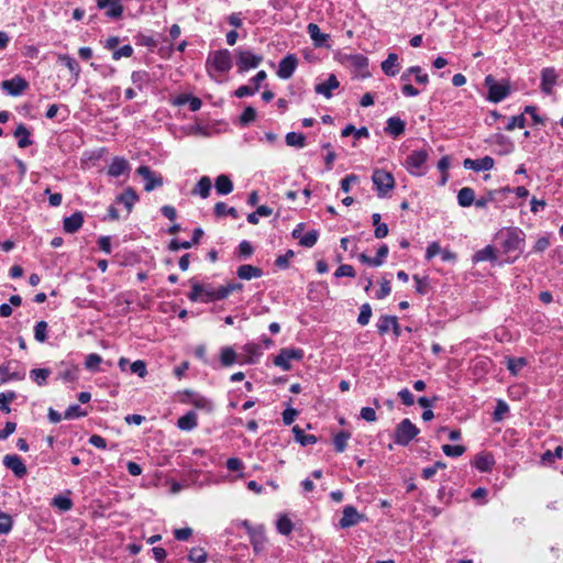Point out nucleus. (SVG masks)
I'll return each mask as SVG.
<instances>
[{"label": "nucleus", "instance_id": "obj_1", "mask_svg": "<svg viewBox=\"0 0 563 563\" xmlns=\"http://www.w3.org/2000/svg\"><path fill=\"white\" fill-rule=\"evenodd\" d=\"M206 67L211 77H213V73H228L232 67L231 53L228 49H219L209 54Z\"/></svg>", "mask_w": 563, "mask_h": 563}, {"label": "nucleus", "instance_id": "obj_2", "mask_svg": "<svg viewBox=\"0 0 563 563\" xmlns=\"http://www.w3.org/2000/svg\"><path fill=\"white\" fill-rule=\"evenodd\" d=\"M497 239L506 253L521 251L525 244V233L517 228L501 231Z\"/></svg>", "mask_w": 563, "mask_h": 563}, {"label": "nucleus", "instance_id": "obj_3", "mask_svg": "<svg viewBox=\"0 0 563 563\" xmlns=\"http://www.w3.org/2000/svg\"><path fill=\"white\" fill-rule=\"evenodd\" d=\"M419 429L413 424L410 419L406 418L401 420L394 432V440L397 444L406 446L408 445L418 434Z\"/></svg>", "mask_w": 563, "mask_h": 563}, {"label": "nucleus", "instance_id": "obj_4", "mask_svg": "<svg viewBox=\"0 0 563 563\" xmlns=\"http://www.w3.org/2000/svg\"><path fill=\"white\" fill-rule=\"evenodd\" d=\"M236 53V66L240 73L256 68L263 62V55L255 54L250 49L239 48Z\"/></svg>", "mask_w": 563, "mask_h": 563}, {"label": "nucleus", "instance_id": "obj_5", "mask_svg": "<svg viewBox=\"0 0 563 563\" xmlns=\"http://www.w3.org/2000/svg\"><path fill=\"white\" fill-rule=\"evenodd\" d=\"M372 180L380 198L386 197L395 187L394 176L384 169H375Z\"/></svg>", "mask_w": 563, "mask_h": 563}, {"label": "nucleus", "instance_id": "obj_6", "mask_svg": "<svg viewBox=\"0 0 563 563\" xmlns=\"http://www.w3.org/2000/svg\"><path fill=\"white\" fill-rule=\"evenodd\" d=\"M485 85L488 88V100L495 103L504 100L510 92L508 85L498 84L492 75L485 78Z\"/></svg>", "mask_w": 563, "mask_h": 563}, {"label": "nucleus", "instance_id": "obj_7", "mask_svg": "<svg viewBox=\"0 0 563 563\" xmlns=\"http://www.w3.org/2000/svg\"><path fill=\"white\" fill-rule=\"evenodd\" d=\"M302 351L298 349H283L279 354L274 358V364L284 371L291 368L290 362L292 360H301Z\"/></svg>", "mask_w": 563, "mask_h": 563}, {"label": "nucleus", "instance_id": "obj_8", "mask_svg": "<svg viewBox=\"0 0 563 563\" xmlns=\"http://www.w3.org/2000/svg\"><path fill=\"white\" fill-rule=\"evenodd\" d=\"M136 173L145 180V191H152L163 185V177L151 170L148 166H140Z\"/></svg>", "mask_w": 563, "mask_h": 563}, {"label": "nucleus", "instance_id": "obj_9", "mask_svg": "<svg viewBox=\"0 0 563 563\" xmlns=\"http://www.w3.org/2000/svg\"><path fill=\"white\" fill-rule=\"evenodd\" d=\"M428 158L426 151H413L407 156L406 167L413 175H421L420 168L424 165Z\"/></svg>", "mask_w": 563, "mask_h": 563}, {"label": "nucleus", "instance_id": "obj_10", "mask_svg": "<svg viewBox=\"0 0 563 563\" xmlns=\"http://www.w3.org/2000/svg\"><path fill=\"white\" fill-rule=\"evenodd\" d=\"M27 87V81L21 76L1 82V88L10 96H20Z\"/></svg>", "mask_w": 563, "mask_h": 563}, {"label": "nucleus", "instance_id": "obj_11", "mask_svg": "<svg viewBox=\"0 0 563 563\" xmlns=\"http://www.w3.org/2000/svg\"><path fill=\"white\" fill-rule=\"evenodd\" d=\"M3 465L12 471V473L19 478H22L27 473L24 462L19 455L15 454L5 455L3 457Z\"/></svg>", "mask_w": 563, "mask_h": 563}, {"label": "nucleus", "instance_id": "obj_12", "mask_svg": "<svg viewBox=\"0 0 563 563\" xmlns=\"http://www.w3.org/2000/svg\"><path fill=\"white\" fill-rule=\"evenodd\" d=\"M377 329L380 334H385L390 329L396 338H399L402 332L398 319L395 316H382L378 320Z\"/></svg>", "mask_w": 563, "mask_h": 563}, {"label": "nucleus", "instance_id": "obj_13", "mask_svg": "<svg viewBox=\"0 0 563 563\" xmlns=\"http://www.w3.org/2000/svg\"><path fill=\"white\" fill-rule=\"evenodd\" d=\"M97 7L101 10H107L106 15L112 19L121 18L123 13V5L119 0H96Z\"/></svg>", "mask_w": 563, "mask_h": 563}, {"label": "nucleus", "instance_id": "obj_14", "mask_svg": "<svg viewBox=\"0 0 563 563\" xmlns=\"http://www.w3.org/2000/svg\"><path fill=\"white\" fill-rule=\"evenodd\" d=\"M297 57L292 54L287 55L279 62L277 76L282 79H288L292 76L297 67Z\"/></svg>", "mask_w": 563, "mask_h": 563}, {"label": "nucleus", "instance_id": "obj_15", "mask_svg": "<svg viewBox=\"0 0 563 563\" xmlns=\"http://www.w3.org/2000/svg\"><path fill=\"white\" fill-rule=\"evenodd\" d=\"M362 519V515L358 514L354 506H345L343 508V515L340 519V527L345 529L353 526H356Z\"/></svg>", "mask_w": 563, "mask_h": 563}, {"label": "nucleus", "instance_id": "obj_16", "mask_svg": "<svg viewBox=\"0 0 563 563\" xmlns=\"http://www.w3.org/2000/svg\"><path fill=\"white\" fill-rule=\"evenodd\" d=\"M494 158L490 156H485L479 159L466 158L463 162L465 168L474 172L490 170L494 167Z\"/></svg>", "mask_w": 563, "mask_h": 563}, {"label": "nucleus", "instance_id": "obj_17", "mask_svg": "<svg viewBox=\"0 0 563 563\" xmlns=\"http://www.w3.org/2000/svg\"><path fill=\"white\" fill-rule=\"evenodd\" d=\"M388 252H389L388 246L386 244H383L378 249L377 254H376L375 257H369L365 253H361L358 255V260L363 264H367V265L373 266V267H378V266L383 265L385 258L388 255Z\"/></svg>", "mask_w": 563, "mask_h": 563}, {"label": "nucleus", "instance_id": "obj_18", "mask_svg": "<svg viewBox=\"0 0 563 563\" xmlns=\"http://www.w3.org/2000/svg\"><path fill=\"white\" fill-rule=\"evenodd\" d=\"M558 80V75L554 68H544L541 73V90L550 95Z\"/></svg>", "mask_w": 563, "mask_h": 563}, {"label": "nucleus", "instance_id": "obj_19", "mask_svg": "<svg viewBox=\"0 0 563 563\" xmlns=\"http://www.w3.org/2000/svg\"><path fill=\"white\" fill-rule=\"evenodd\" d=\"M340 86V82L335 75H330L329 78L314 87V91L319 95L324 96L325 98H331L332 92Z\"/></svg>", "mask_w": 563, "mask_h": 563}, {"label": "nucleus", "instance_id": "obj_20", "mask_svg": "<svg viewBox=\"0 0 563 563\" xmlns=\"http://www.w3.org/2000/svg\"><path fill=\"white\" fill-rule=\"evenodd\" d=\"M415 77L416 82L420 85H427L429 82L428 74L423 73L421 67L412 66L409 67L406 71H404L400 76V80L404 82L410 81V76Z\"/></svg>", "mask_w": 563, "mask_h": 563}, {"label": "nucleus", "instance_id": "obj_21", "mask_svg": "<svg viewBox=\"0 0 563 563\" xmlns=\"http://www.w3.org/2000/svg\"><path fill=\"white\" fill-rule=\"evenodd\" d=\"M244 526L247 528L249 530V533H250V537H251V543H252V547H253V550L256 552V553H260L264 550L265 548V543H266V539H265V536L264 533L262 532V530H256V529H253L252 527H250L247 525V522H244Z\"/></svg>", "mask_w": 563, "mask_h": 563}, {"label": "nucleus", "instance_id": "obj_22", "mask_svg": "<svg viewBox=\"0 0 563 563\" xmlns=\"http://www.w3.org/2000/svg\"><path fill=\"white\" fill-rule=\"evenodd\" d=\"M84 223V217L81 212H75L69 217H66L63 222L64 231L67 233L77 232Z\"/></svg>", "mask_w": 563, "mask_h": 563}, {"label": "nucleus", "instance_id": "obj_23", "mask_svg": "<svg viewBox=\"0 0 563 563\" xmlns=\"http://www.w3.org/2000/svg\"><path fill=\"white\" fill-rule=\"evenodd\" d=\"M406 123L398 117H391L387 120L385 132L394 137L400 136L405 132Z\"/></svg>", "mask_w": 563, "mask_h": 563}, {"label": "nucleus", "instance_id": "obj_24", "mask_svg": "<svg viewBox=\"0 0 563 563\" xmlns=\"http://www.w3.org/2000/svg\"><path fill=\"white\" fill-rule=\"evenodd\" d=\"M139 200V196L132 188H126L121 195L117 197V202L122 203L128 213L131 212L134 203Z\"/></svg>", "mask_w": 563, "mask_h": 563}, {"label": "nucleus", "instance_id": "obj_25", "mask_svg": "<svg viewBox=\"0 0 563 563\" xmlns=\"http://www.w3.org/2000/svg\"><path fill=\"white\" fill-rule=\"evenodd\" d=\"M398 55L389 53L387 58L382 63V70L385 75L394 77L398 73Z\"/></svg>", "mask_w": 563, "mask_h": 563}, {"label": "nucleus", "instance_id": "obj_26", "mask_svg": "<svg viewBox=\"0 0 563 563\" xmlns=\"http://www.w3.org/2000/svg\"><path fill=\"white\" fill-rule=\"evenodd\" d=\"M129 169V163L122 157H114L109 165L108 174L112 177H119Z\"/></svg>", "mask_w": 563, "mask_h": 563}, {"label": "nucleus", "instance_id": "obj_27", "mask_svg": "<svg viewBox=\"0 0 563 563\" xmlns=\"http://www.w3.org/2000/svg\"><path fill=\"white\" fill-rule=\"evenodd\" d=\"M238 276L241 279L250 280L252 278H258L263 275V271L253 265L244 264L238 268Z\"/></svg>", "mask_w": 563, "mask_h": 563}, {"label": "nucleus", "instance_id": "obj_28", "mask_svg": "<svg viewBox=\"0 0 563 563\" xmlns=\"http://www.w3.org/2000/svg\"><path fill=\"white\" fill-rule=\"evenodd\" d=\"M494 464V456L488 453L476 455L474 461V466L481 472H489L493 468Z\"/></svg>", "mask_w": 563, "mask_h": 563}, {"label": "nucleus", "instance_id": "obj_29", "mask_svg": "<svg viewBox=\"0 0 563 563\" xmlns=\"http://www.w3.org/2000/svg\"><path fill=\"white\" fill-rule=\"evenodd\" d=\"M197 415L195 411H188L186 415L180 417L177 421V426L180 430L190 431L197 427Z\"/></svg>", "mask_w": 563, "mask_h": 563}, {"label": "nucleus", "instance_id": "obj_30", "mask_svg": "<svg viewBox=\"0 0 563 563\" xmlns=\"http://www.w3.org/2000/svg\"><path fill=\"white\" fill-rule=\"evenodd\" d=\"M307 30L316 46L324 45L329 38V35L321 33L320 27L314 23H309Z\"/></svg>", "mask_w": 563, "mask_h": 563}, {"label": "nucleus", "instance_id": "obj_31", "mask_svg": "<svg viewBox=\"0 0 563 563\" xmlns=\"http://www.w3.org/2000/svg\"><path fill=\"white\" fill-rule=\"evenodd\" d=\"M214 186L219 195H229L233 190V183L227 175L218 176Z\"/></svg>", "mask_w": 563, "mask_h": 563}, {"label": "nucleus", "instance_id": "obj_32", "mask_svg": "<svg viewBox=\"0 0 563 563\" xmlns=\"http://www.w3.org/2000/svg\"><path fill=\"white\" fill-rule=\"evenodd\" d=\"M475 201V192L470 187H463L457 194V202L461 207H470Z\"/></svg>", "mask_w": 563, "mask_h": 563}, {"label": "nucleus", "instance_id": "obj_33", "mask_svg": "<svg viewBox=\"0 0 563 563\" xmlns=\"http://www.w3.org/2000/svg\"><path fill=\"white\" fill-rule=\"evenodd\" d=\"M211 190V179L208 176H202L196 185V188L192 190V194L199 195L201 198L206 199L209 197Z\"/></svg>", "mask_w": 563, "mask_h": 563}, {"label": "nucleus", "instance_id": "obj_34", "mask_svg": "<svg viewBox=\"0 0 563 563\" xmlns=\"http://www.w3.org/2000/svg\"><path fill=\"white\" fill-rule=\"evenodd\" d=\"M58 60L60 63H63L68 68V70L75 77V80H77L79 77V74H80V66L78 65L76 59L69 55L64 54V55H58Z\"/></svg>", "mask_w": 563, "mask_h": 563}, {"label": "nucleus", "instance_id": "obj_35", "mask_svg": "<svg viewBox=\"0 0 563 563\" xmlns=\"http://www.w3.org/2000/svg\"><path fill=\"white\" fill-rule=\"evenodd\" d=\"M14 136L19 139L18 145L21 148H25L31 145L30 132L24 124H19L14 131Z\"/></svg>", "mask_w": 563, "mask_h": 563}, {"label": "nucleus", "instance_id": "obj_36", "mask_svg": "<svg viewBox=\"0 0 563 563\" xmlns=\"http://www.w3.org/2000/svg\"><path fill=\"white\" fill-rule=\"evenodd\" d=\"M292 432L295 434L296 441H298L301 445H310L317 442V437L313 434H307L302 429L298 426L294 427Z\"/></svg>", "mask_w": 563, "mask_h": 563}, {"label": "nucleus", "instance_id": "obj_37", "mask_svg": "<svg viewBox=\"0 0 563 563\" xmlns=\"http://www.w3.org/2000/svg\"><path fill=\"white\" fill-rule=\"evenodd\" d=\"M191 404L197 408V409H201V410H205L207 412H211L214 408L213 406V402L203 397V396H200L198 394H195L192 395V398H191Z\"/></svg>", "mask_w": 563, "mask_h": 563}, {"label": "nucleus", "instance_id": "obj_38", "mask_svg": "<svg viewBox=\"0 0 563 563\" xmlns=\"http://www.w3.org/2000/svg\"><path fill=\"white\" fill-rule=\"evenodd\" d=\"M220 360L223 366H231L236 362V353L231 346H224L221 349Z\"/></svg>", "mask_w": 563, "mask_h": 563}, {"label": "nucleus", "instance_id": "obj_39", "mask_svg": "<svg viewBox=\"0 0 563 563\" xmlns=\"http://www.w3.org/2000/svg\"><path fill=\"white\" fill-rule=\"evenodd\" d=\"M285 141L288 146L298 148H302L306 145V137L301 133L289 132L287 133Z\"/></svg>", "mask_w": 563, "mask_h": 563}, {"label": "nucleus", "instance_id": "obj_40", "mask_svg": "<svg viewBox=\"0 0 563 563\" xmlns=\"http://www.w3.org/2000/svg\"><path fill=\"white\" fill-rule=\"evenodd\" d=\"M51 375V371L48 368H35L30 372L31 378L38 385L44 386L48 376Z\"/></svg>", "mask_w": 563, "mask_h": 563}, {"label": "nucleus", "instance_id": "obj_41", "mask_svg": "<svg viewBox=\"0 0 563 563\" xmlns=\"http://www.w3.org/2000/svg\"><path fill=\"white\" fill-rule=\"evenodd\" d=\"M214 214L217 217L231 216L233 219L239 217V213L235 208L228 207L224 202H217L214 206Z\"/></svg>", "mask_w": 563, "mask_h": 563}, {"label": "nucleus", "instance_id": "obj_42", "mask_svg": "<svg viewBox=\"0 0 563 563\" xmlns=\"http://www.w3.org/2000/svg\"><path fill=\"white\" fill-rule=\"evenodd\" d=\"M527 365V360L525 357H509L507 358V368L508 371L517 375L521 368Z\"/></svg>", "mask_w": 563, "mask_h": 563}, {"label": "nucleus", "instance_id": "obj_43", "mask_svg": "<svg viewBox=\"0 0 563 563\" xmlns=\"http://www.w3.org/2000/svg\"><path fill=\"white\" fill-rule=\"evenodd\" d=\"M131 80L137 89L142 90L143 86L150 81V74L145 70L133 71Z\"/></svg>", "mask_w": 563, "mask_h": 563}, {"label": "nucleus", "instance_id": "obj_44", "mask_svg": "<svg viewBox=\"0 0 563 563\" xmlns=\"http://www.w3.org/2000/svg\"><path fill=\"white\" fill-rule=\"evenodd\" d=\"M496 258L495 255V249L490 245L484 247L483 250L478 251L474 255L475 262H482V261H494Z\"/></svg>", "mask_w": 563, "mask_h": 563}, {"label": "nucleus", "instance_id": "obj_45", "mask_svg": "<svg viewBox=\"0 0 563 563\" xmlns=\"http://www.w3.org/2000/svg\"><path fill=\"white\" fill-rule=\"evenodd\" d=\"M319 238V232L317 230H311L306 234L301 235L299 239V244L303 247H312Z\"/></svg>", "mask_w": 563, "mask_h": 563}, {"label": "nucleus", "instance_id": "obj_46", "mask_svg": "<svg viewBox=\"0 0 563 563\" xmlns=\"http://www.w3.org/2000/svg\"><path fill=\"white\" fill-rule=\"evenodd\" d=\"M223 297H220V287L213 288L211 286H205L203 290V298H201L202 302H210V301H217L222 300Z\"/></svg>", "mask_w": 563, "mask_h": 563}, {"label": "nucleus", "instance_id": "obj_47", "mask_svg": "<svg viewBox=\"0 0 563 563\" xmlns=\"http://www.w3.org/2000/svg\"><path fill=\"white\" fill-rule=\"evenodd\" d=\"M52 506L53 507H56L63 511H68L71 509L73 507V501L70 498L68 497H64V496H55L52 500Z\"/></svg>", "mask_w": 563, "mask_h": 563}, {"label": "nucleus", "instance_id": "obj_48", "mask_svg": "<svg viewBox=\"0 0 563 563\" xmlns=\"http://www.w3.org/2000/svg\"><path fill=\"white\" fill-rule=\"evenodd\" d=\"M292 522L287 516H280L277 520V530L279 533L288 536L292 531Z\"/></svg>", "mask_w": 563, "mask_h": 563}, {"label": "nucleus", "instance_id": "obj_49", "mask_svg": "<svg viewBox=\"0 0 563 563\" xmlns=\"http://www.w3.org/2000/svg\"><path fill=\"white\" fill-rule=\"evenodd\" d=\"M13 527V521L10 515L0 511V534H8Z\"/></svg>", "mask_w": 563, "mask_h": 563}, {"label": "nucleus", "instance_id": "obj_50", "mask_svg": "<svg viewBox=\"0 0 563 563\" xmlns=\"http://www.w3.org/2000/svg\"><path fill=\"white\" fill-rule=\"evenodd\" d=\"M509 411V406L501 399L497 400L493 419L494 421H501L505 415Z\"/></svg>", "mask_w": 563, "mask_h": 563}, {"label": "nucleus", "instance_id": "obj_51", "mask_svg": "<svg viewBox=\"0 0 563 563\" xmlns=\"http://www.w3.org/2000/svg\"><path fill=\"white\" fill-rule=\"evenodd\" d=\"M47 322L38 321L34 327V338L38 342H44L47 339Z\"/></svg>", "mask_w": 563, "mask_h": 563}, {"label": "nucleus", "instance_id": "obj_52", "mask_svg": "<svg viewBox=\"0 0 563 563\" xmlns=\"http://www.w3.org/2000/svg\"><path fill=\"white\" fill-rule=\"evenodd\" d=\"M205 286L199 284L198 282H192L191 291L188 294V298L191 301H201L203 298Z\"/></svg>", "mask_w": 563, "mask_h": 563}, {"label": "nucleus", "instance_id": "obj_53", "mask_svg": "<svg viewBox=\"0 0 563 563\" xmlns=\"http://www.w3.org/2000/svg\"><path fill=\"white\" fill-rule=\"evenodd\" d=\"M205 286L199 284L198 282H192L191 291L188 294V298L191 301H201L203 298Z\"/></svg>", "mask_w": 563, "mask_h": 563}, {"label": "nucleus", "instance_id": "obj_54", "mask_svg": "<svg viewBox=\"0 0 563 563\" xmlns=\"http://www.w3.org/2000/svg\"><path fill=\"white\" fill-rule=\"evenodd\" d=\"M188 560L192 563H205L207 553L201 548H192L189 552Z\"/></svg>", "mask_w": 563, "mask_h": 563}, {"label": "nucleus", "instance_id": "obj_55", "mask_svg": "<svg viewBox=\"0 0 563 563\" xmlns=\"http://www.w3.org/2000/svg\"><path fill=\"white\" fill-rule=\"evenodd\" d=\"M350 439V433L340 432L334 437L333 443L336 452H343L346 448L347 440Z\"/></svg>", "mask_w": 563, "mask_h": 563}, {"label": "nucleus", "instance_id": "obj_56", "mask_svg": "<svg viewBox=\"0 0 563 563\" xmlns=\"http://www.w3.org/2000/svg\"><path fill=\"white\" fill-rule=\"evenodd\" d=\"M16 397L14 391L0 393V410L9 413L11 408L8 406L9 401L14 400Z\"/></svg>", "mask_w": 563, "mask_h": 563}, {"label": "nucleus", "instance_id": "obj_57", "mask_svg": "<svg viewBox=\"0 0 563 563\" xmlns=\"http://www.w3.org/2000/svg\"><path fill=\"white\" fill-rule=\"evenodd\" d=\"M372 317V307L369 303H363L361 306L360 314L357 317V322L361 325H366L369 322V319Z\"/></svg>", "mask_w": 563, "mask_h": 563}, {"label": "nucleus", "instance_id": "obj_58", "mask_svg": "<svg viewBox=\"0 0 563 563\" xmlns=\"http://www.w3.org/2000/svg\"><path fill=\"white\" fill-rule=\"evenodd\" d=\"M442 451L446 456L457 457L465 452V446L444 444L442 445Z\"/></svg>", "mask_w": 563, "mask_h": 563}, {"label": "nucleus", "instance_id": "obj_59", "mask_svg": "<svg viewBox=\"0 0 563 563\" xmlns=\"http://www.w3.org/2000/svg\"><path fill=\"white\" fill-rule=\"evenodd\" d=\"M86 415L87 412L84 411L78 405H71L66 409L64 418L70 420L74 418L84 417Z\"/></svg>", "mask_w": 563, "mask_h": 563}, {"label": "nucleus", "instance_id": "obj_60", "mask_svg": "<svg viewBox=\"0 0 563 563\" xmlns=\"http://www.w3.org/2000/svg\"><path fill=\"white\" fill-rule=\"evenodd\" d=\"M256 118V110L253 107H246L240 117V122L243 125H247L253 122Z\"/></svg>", "mask_w": 563, "mask_h": 563}, {"label": "nucleus", "instance_id": "obj_61", "mask_svg": "<svg viewBox=\"0 0 563 563\" xmlns=\"http://www.w3.org/2000/svg\"><path fill=\"white\" fill-rule=\"evenodd\" d=\"M101 361H102V358L100 355H98L96 353H91L86 358V362H85L86 368L95 372L98 369V366L101 363Z\"/></svg>", "mask_w": 563, "mask_h": 563}, {"label": "nucleus", "instance_id": "obj_62", "mask_svg": "<svg viewBox=\"0 0 563 563\" xmlns=\"http://www.w3.org/2000/svg\"><path fill=\"white\" fill-rule=\"evenodd\" d=\"M132 54H133V47L131 45L126 44V45H123L122 47H120L119 49L115 48L112 53V58L114 60H119L122 57H130V56H132Z\"/></svg>", "mask_w": 563, "mask_h": 563}, {"label": "nucleus", "instance_id": "obj_63", "mask_svg": "<svg viewBox=\"0 0 563 563\" xmlns=\"http://www.w3.org/2000/svg\"><path fill=\"white\" fill-rule=\"evenodd\" d=\"M525 124H526V118L523 117V114L514 115L509 119V121L506 125V130L512 131L515 128H523Z\"/></svg>", "mask_w": 563, "mask_h": 563}, {"label": "nucleus", "instance_id": "obj_64", "mask_svg": "<svg viewBox=\"0 0 563 563\" xmlns=\"http://www.w3.org/2000/svg\"><path fill=\"white\" fill-rule=\"evenodd\" d=\"M334 276L336 278H340V277H343V276L354 277L355 276V269L353 268L352 265L343 264V265H340L336 268V271L334 273Z\"/></svg>", "mask_w": 563, "mask_h": 563}]
</instances>
